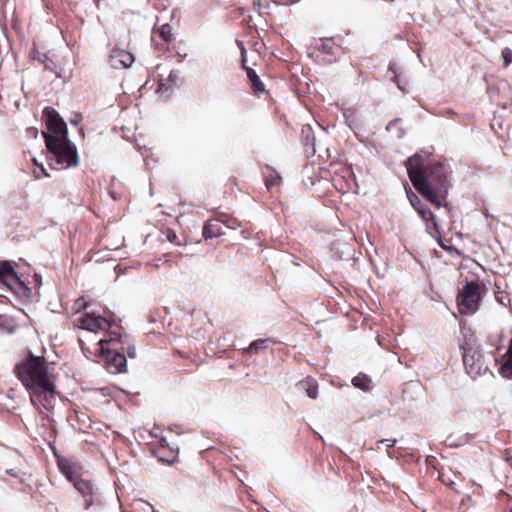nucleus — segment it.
I'll return each instance as SVG.
<instances>
[{"label":"nucleus","instance_id":"obj_1","mask_svg":"<svg viewBox=\"0 0 512 512\" xmlns=\"http://www.w3.org/2000/svg\"><path fill=\"white\" fill-rule=\"evenodd\" d=\"M408 176L418 193L436 208L448 207L450 188L448 170L438 160L419 153L409 157L405 163Z\"/></svg>","mask_w":512,"mask_h":512},{"label":"nucleus","instance_id":"obj_2","mask_svg":"<svg viewBox=\"0 0 512 512\" xmlns=\"http://www.w3.org/2000/svg\"><path fill=\"white\" fill-rule=\"evenodd\" d=\"M16 377L29 393L32 405L44 413L53 406L56 395V375L44 356L28 354L14 367Z\"/></svg>","mask_w":512,"mask_h":512},{"label":"nucleus","instance_id":"obj_3","mask_svg":"<svg viewBox=\"0 0 512 512\" xmlns=\"http://www.w3.org/2000/svg\"><path fill=\"white\" fill-rule=\"evenodd\" d=\"M100 357L106 370L111 374L127 372L126 355L136 357V348L130 335L122 327L110 331V338L100 339Z\"/></svg>","mask_w":512,"mask_h":512},{"label":"nucleus","instance_id":"obj_4","mask_svg":"<svg viewBox=\"0 0 512 512\" xmlns=\"http://www.w3.org/2000/svg\"><path fill=\"white\" fill-rule=\"evenodd\" d=\"M46 147L61 167H76L79 164V157L76 146L68 139V136L58 138L51 137V134L42 132Z\"/></svg>","mask_w":512,"mask_h":512},{"label":"nucleus","instance_id":"obj_5","mask_svg":"<svg viewBox=\"0 0 512 512\" xmlns=\"http://www.w3.org/2000/svg\"><path fill=\"white\" fill-rule=\"evenodd\" d=\"M486 292V285L482 281H467L465 285L459 289L456 296L458 312L463 316L475 314L479 310Z\"/></svg>","mask_w":512,"mask_h":512},{"label":"nucleus","instance_id":"obj_6","mask_svg":"<svg viewBox=\"0 0 512 512\" xmlns=\"http://www.w3.org/2000/svg\"><path fill=\"white\" fill-rule=\"evenodd\" d=\"M0 284L20 297L27 295L29 292V288L20 279L10 261H0Z\"/></svg>","mask_w":512,"mask_h":512},{"label":"nucleus","instance_id":"obj_7","mask_svg":"<svg viewBox=\"0 0 512 512\" xmlns=\"http://www.w3.org/2000/svg\"><path fill=\"white\" fill-rule=\"evenodd\" d=\"M79 327L90 332L106 330V338H110V331H113L115 327L122 326L116 322L113 316L105 318L101 316H95L94 314L86 313L79 318Z\"/></svg>","mask_w":512,"mask_h":512},{"label":"nucleus","instance_id":"obj_8","mask_svg":"<svg viewBox=\"0 0 512 512\" xmlns=\"http://www.w3.org/2000/svg\"><path fill=\"white\" fill-rule=\"evenodd\" d=\"M462 350L463 364L466 372L471 377H476L481 374L483 370V355L478 349L473 348L467 342L460 345Z\"/></svg>","mask_w":512,"mask_h":512},{"label":"nucleus","instance_id":"obj_9","mask_svg":"<svg viewBox=\"0 0 512 512\" xmlns=\"http://www.w3.org/2000/svg\"><path fill=\"white\" fill-rule=\"evenodd\" d=\"M151 40L155 49L159 52L164 53L169 51L170 45L175 40L172 26L168 23L155 26L152 30Z\"/></svg>","mask_w":512,"mask_h":512},{"label":"nucleus","instance_id":"obj_10","mask_svg":"<svg viewBox=\"0 0 512 512\" xmlns=\"http://www.w3.org/2000/svg\"><path fill=\"white\" fill-rule=\"evenodd\" d=\"M43 114L46 118L48 133L51 134V137L62 138L68 136L67 125L55 109L46 107Z\"/></svg>","mask_w":512,"mask_h":512},{"label":"nucleus","instance_id":"obj_11","mask_svg":"<svg viewBox=\"0 0 512 512\" xmlns=\"http://www.w3.org/2000/svg\"><path fill=\"white\" fill-rule=\"evenodd\" d=\"M151 451L160 462L166 464H173L178 457V449L171 446L163 437L152 444Z\"/></svg>","mask_w":512,"mask_h":512},{"label":"nucleus","instance_id":"obj_12","mask_svg":"<svg viewBox=\"0 0 512 512\" xmlns=\"http://www.w3.org/2000/svg\"><path fill=\"white\" fill-rule=\"evenodd\" d=\"M315 49L326 56L327 63L335 62L341 53V45L333 37L319 39L315 44Z\"/></svg>","mask_w":512,"mask_h":512},{"label":"nucleus","instance_id":"obj_13","mask_svg":"<svg viewBox=\"0 0 512 512\" xmlns=\"http://www.w3.org/2000/svg\"><path fill=\"white\" fill-rule=\"evenodd\" d=\"M134 62V56L127 50L113 48L109 54V63L115 69H125Z\"/></svg>","mask_w":512,"mask_h":512},{"label":"nucleus","instance_id":"obj_14","mask_svg":"<svg viewBox=\"0 0 512 512\" xmlns=\"http://www.w3.org/2000/svg\"><path fill=\"white\" fill-rule=\"evenodd\" d=\"M57 464H58V467H59V470L61 471V473L71 483H74L76 480H78L81 477V475H80L81 467L75 461H73L69 458H65V457H58Z\"/></svg>","mask_w":512,"mask_h":512},{"label":"nucleus","instance_id":"obj_15","mask_svg":"<svg viewBox=\"0 0 512 512\" xmlns=\"http://www.w3.org/2000/svg\"><path fill=\"white\" fill-rule=\"evenodd\" d=\"M245 53H246V50L242 46L241 47V57H242L243 68L246 70L247 78L250 82L251 89H252L253 93L255 95L259 96L260 94H263L265 92V85L261 81V79L259 78L257 73L255 72V70L250 67H247L245 65V62H246Z\"/></svg>","mask_w":512,"mask_h":512},{"label":"nucleus","instance_id":"obj_16","mask_svg":"<svg viewBox=\"0 0 512 512\" xmlns=\"http://www.w3.org/2000/svg\"><path fill=\"white\" fill-rule=\"evenodd\" d=\"M297 387L306 392L311 399L318 397V383L312 377H307L297 383Z\"/></svg>","mask_w":512,"mask_h":512},{"label":"nucleus","instance_id":"obj_17","mask_svg":"<svg viewBox=\"0 0 512 512\" xmlns=\"http://www.w3.org/2000/svg\"><path fill=\"white\" fill-rule=\"evenodd\" d=\"M504 358L505 360L499 368V373L504 378L512 379V337Z\"/></svg>","mask_w":512,"mask_h":512},{"label":"nucleus","instance_id":"obj_18","mask_svg":"<svg viewBox=\"0 0 512 512\" xmlns=\"http://www.w3.org/2000/svg\"><path fill=\"white\" fill-rule=\"evenodd\" d=\"M219 222H221V217L219 219L209 220L206 222L202 232L204 238H214L222 234Z\"/></svg>","mask_w":512,"mask_h":512},{"label":"nucleus","instance_id":"obj_19","mask_svg":"<svg viewBox=\"0 0 512 512\" xmlns=\"http://www.w3.org/2000/svg\"><path fill=\"white\" fill-rule=\"evenodd\" d=\"M388 72L391 74L390 79L397 85V87L406 92L407 89V80L404 79L401 74L398 72L397 66L395 63H390L388 67Z\"/></svg>","mask_w":512,"mask_h":512},{"label":"nucleus","instance_id":"obj_20","mask_svg":"<svg viewBox=\"0 0 512 512\" xmlns=\"http://www.w3.org/2000/svg\"><path fill=\"white\" fill-rule=\"evenodd\" d=\"M388 72L391 74L390 79L397 85V87L406 92L407 89V80L404 79L401 74L398 72L397 66L395 63H390L388 67Z\"/></svg>","mask_w":512,"mask_h":512},{"label":"nucleus","instance_id":"obj_21","mask_svg":"<svg viewBox=\"0 0 512 512\" xmlns=\"http://www.w3.org/2000/svg\"><path fill=\"white\" fill-rule=\"evenodd\" d=\"M351 382L354 387L360 390L369 391L371 389L372 380L368 375L364 373H359L353 377Z\"/></svg>","mask_w":512,"mask_h":512},{"label":"nucleus","instance_id":"obj_22","mask_svg":"<svg viewBox=\"0 0 512 512\" xmlns=\"http://www.w3.org/2000/svg\"><path fill=\"white\" fill-rule=\"evenodd\" d=\"M73 485L82 497L88 496L89 493L96 489L90 480H86L81 477L76 480Z\"/></svg>","mask_w":512,"mask_h":512},{"label":"nucleus","instance_id":"obj_23","mask_svg":"<svg viewBox=\"0 0 512 512\" xmlns=\"http://www.w3.org/2000/svg\"><path fill=\"white\" fill-rule=\"evenodd\" d=\"M79 345L81 347L82 352L88 359L96 361V358L100 357V349H99L100 340H98L96 342L93 349H90L89 347H87L84 340H82V339H79Z\"/></svg>","mask_w":512,"mask_h":512},{"label":"nucleus","instance_id":"obj_24","mask_svg":"<svg viewBox=\"0 0 512 512\" xmlns=\"http://www.w3.org/2000/svg\"><path fill=\"white\" fill-rule=\"evenodd\" d=\"M272 344H274V341L270 339H257L249 345L247 352L250 354H257L259 350H265Z\"/></svg>","mask_w":512,"mask_h":512},{"label":"nucleus","instance_id":"obj_25","mask_svg":"<svg viewBox=\"0 0 512 512\" xmlns=\"http://www.w3.org/2000/svg\"><path fill=\"white\" fill-rule=\"evenodd\" d=\"M84 509L89 510L92 506H101L103 504L97 489H94L88 496H84Z\"/></svg>","mask_w":512,"mask_h":512},{"label":"nucleus","instance_id":"obj_26","mask_svg":"<svg viewBox=\"0 0 512 512\" xmlns=\"http://www.w3.org/2000/svg\"><path fill=\"white\" fill-rule=\"evenodd\" d=\"M425 223L427 233L430 234L435 239H440L441 231L436 216H433V219L428 220Z\"/></svg>","mask_w":512,"mask_h":512},{"label":"nucleus","instance_id":"obj_27","mask_svg":"<svg viewBox=\"0 0 512 512\" xmlns=\"http://www.w3.org/2000/svg\"><path fill=\"white\" fill-rule=\"evenodd\" d=\"M345 176L343 177H334L333 178V184L335 186V188L340 191L341 193H345V192H348L351 190V187H352V182H353V179H351V181H344Z\"/></svg>","mask_w":512,"mask_h":512},{"label":"nucleus","instance_id":"obj_28","mask_svg":"<svg viewBox=\"0 0 512 512\" xmlns=\"http://www.w3.org/2000/svg\"><path fill=\"white\" fill-rule=\"evenodd\" d=\"M0 328L13 333L15 331V324L13 319L5 315H0Z\"/></svg>","mask_w":512,"mask_h":512},{"label":"nucleus","instance_id":"obj_29","mask_svg":"<svg viewBox=\"0 0 512 512\" xmlns=\"http://www.w3.org/2000/svg\"><path fill=\"white\" fill-rule=\"evenodd\" d=\"M221 222L231 229H237L241 226L240 222L236 218L226 214L221 215Z\"/></svg>","mask_w":512,"mask_h":512},{"label":"nucleus","instance_id":"obj_30","mask_svg":"<svg viewBox=\"0 0 512 512\" xmlns=\"http://www.w3.org/2000/svg\"><path fill=\"white\" fill-rule=\"evenodd\" d=\"M281 182V177L277 173H271L265 179V184L268 190L274 186H278Z\"/></svg>","mask_w":512,"mask_h":512},{"label":"nucleus","instance_id":"obj_31","mask_svg":"<svg viewBox=\"0 0 512 512\" xmlns=\"http://www.w3.org/2000/svg\"><path fill=\"white\" fill-rule=\"evenodd\" d=\"M416 212L424 222L433 219V216H435L426 205L422 207V209H418Z\"/></svg>","mask_w":512,"mask_h":512},{"label":"nucleus","instance_id":"obj_32","mask_svg":"<svg viewBox=\"0 0 512 512\" xmlns=\"http://www.w3.org/2000/svg\"><path fill=\"white\" fill-rule=\"evenodd\" d=\"M88 301L84 297H79L74 302V309L76 312L85 310L88 307Z\"/></svg>","mask_w":512,"mask_h":512},{"label":"nucleus","instance_id":"obj_33","mask_svg":"<svg viewBox=\"0 0 512 512\" xmlns=\"http://www.w3.org/2000/svg\"><path fill=\"white\" fill-rule=\"evenodd\" d=\"M502 58L504 67H508L512 63V50L510 48H504L502 50Z\"/></svg>","mask_w":512,"mask_h":512},{"label":"nucleus","instance_id":"obj_34","mask_svg":"<svg viewBox=\"0 0 512 512\" xmlns=\"http://www.w3.org/2000/svg\"><path fill=\"white\" fill-rule=\"evenodd\" d=\"M410 202L415 211H417L418 209H422V207L425 206V204L416 195L410 197Z\"/></svg>","mask_w":512,"mask_h":512},{"label":"nucleus","instance_id":"obj_35","mask_svg":"<svg viewBox=\"0 0 512 512\" xmlns=\"http://www.w3.org/2000/svg\"><path fill=\"white\" fill-rule=\"evenodd\" d=\"M33 173L37 179L41 178L42 176H48V173L46 172L43 165H39V170H34Z\"/></svg>","mask_w":512,"mask_h":512},{"label":"nucleus","instance_id":"obj_36","mask_svg":"<svg viewBox=\"0 0 512 512\" xmlns=\"http://www.w3.org/2000/svg\"><path fill=\"white\" fill-rule=\"evenodd\" d=\"M27 132H28L31 136H33V137H36V136H37V133H38L37 129H35V128H29V129H27Z\"/></svg>","mask_w":512,"mask_h":512},{"label":"nucleus","instance_id":"obj_37","mask_svg":"<svg viewBox=\"0 0 512 512\" xmlns=\"http://www.w3.org/2000/svg\"><path fill=\"white\" fill-rule=\"evenodd\" d=\"M177 238L176 234L175 233H172V234H168V239L171 241V242H174L175 239Z\"/></svg>","mask_w":512,"mask_h":512},{"label":"nucleus","instance_id":"obj_38","mask_svg":"<svg viewBox=\"0 0 512 512\" xmlns=\"http://www.w3.org/2000/svg\"><path fill=\"white\" fill-rule=\"evenodd\" d=\"M175 353H177L178 355H180V356H181V357H183V358H186V357H187L183 352H181V351H179V350H176V351H175Z\"/></svg>","mask_w":512,"mask_h":512},{"label":"nucleus","instance_id":"obj_39","mask_svg":"<svg viewBox=\"0 0 512 512\" xmlns=\"http://www.w3.org/2000/svg\"><path fill=\"white\" fill-rule=\"evenodd\" d=\"M344 172L347 174L349 178H351L352 173L348 169H345Z\"/></svg>","mask_w":512,"mask_h":512},{"label":"nucleus","instance_id":"obj_40","mask_svg":"<svg viewBox=\"0 0 512 512\" xmlns=\"http://www.w3.org/2000/svg\"><path fill=\"white\" fill-rule=\"evenodd\" d=\"M192 363H193L196 367H198V366L200 365V362H199V361H197V360H194V359L192 360Z\"/></svg>","mask_w":512,"mask_h":512},{"label":"nucleus","instance_id":"obj_41","mask_svg":"<svg viewBox=\"0 0 512 512\" xmlns=\"http://www.w3.org/2000/svg\"><path fill=\"white\" fill-rule=\"evenodd\" d=\"M33 163H34L35 166H37L39 168L40 164L37 162V160L35 158L33 159Z\"/></svg>","mask_w":512,"mask_h":512},{"label":"nucleus","instance_id":"obj_42","mask_svg":"<svg viewBox=\"0 0 512 512\" xmlns=\"http://www.w3.org/2000/svg\"><path fill=\"white\" fill-rule=\"evenodd\" d=\"M164 86L163 83H159V86H158V91L162 89V87Z\"/></svg>","mask_w":512,"mask_h":512},{"label":"nucleus","instance_id":"obj_43","mask_svg":"<svg viewBox=\"0 0 512 512\" xmlns=\"http://www.w3.org/2000/svg\"><path fill=\"white\" fill-rule=\"evenodd\" d=\"M101 0H94L95 4L97 7H99V3H100Z\"/></svg>","mask_w":512,"mask_h":512},{"label":"nucleus","instance_id":"obj_44","mask_svg":"<svg viewBox=\"0 0 512 512\" xmlns=\"http://www.w3.org/2000/svg\"><path fill=\"white\" fill-rule=\"evenodd\" d=\"M55 433H56V431H55V429L52 427V429H51V434L54 436V435H55Z\"/></svg>","mask_w":512,"mask_h":512},{"label":"nucleus","instance_id":"obj_45","mask_svg":"<svg viewBox=\"0 0 512 512\" xmlns=\"http://www.w3.org/2000/svg\"><path fill=\"white\" fill-rule=\"evenodd\" d=\"M509 512H512V507H511V510Z\"/></svg>","mask_w":512,"mask_h":512},{"label":"nucleus","instance_id":"obj_46","mask_svg":"<svg viewBox=\"0 0 512 512\" xmlns=\"http://www.w3.org/2000/svg\"><path fill=\"white\" fill-rule=\"evenodd\" d=\"M153 512H155V511H153Z\"/></svg>","mask_w":512,"mask_h":512}]
</instances>
